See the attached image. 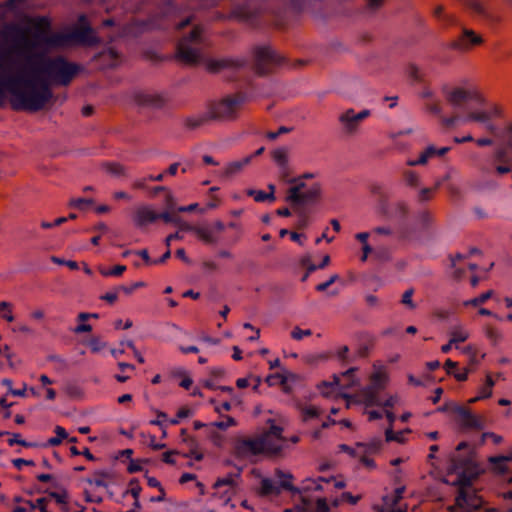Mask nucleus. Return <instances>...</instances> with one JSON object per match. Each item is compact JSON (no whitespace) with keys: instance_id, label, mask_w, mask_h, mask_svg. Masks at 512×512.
<instances>
[{"instance_id":"1","label":"nucleus","mask_w":512,"mask_h":512,"mask_svg":"<svg viewBox=\"0 0 512 512\" xmlns=\"http://www.w3.org/2000/svg\"><path fill=\"white\" fill-rule=\"evenodd\" d=\"M42 74L38 68L9 57L0 58V97L9 94L15 109L35 111L42 108L51 97Z\"/></svg>"},{"instance_id":"2","label":"nucleus","mask_w":512,"mask_h":512,"mask_svg":"<svg viewBox=\"0 0 512 512\" xmlns=\"http://www.w3.org/2000/svg\"><path fill=\"white\" fill-rule=\"evenodd\" d=\"M32 25L38 28V31H24L18 28H6L2 34L7 48L12 53L32 54L51 47L60 46L65 38L62 36L48 37L45 29L48 22L45 19L32 21Z\"/></svg>"},{"instance_id":"3","label":"nucleus","mask_w":512,"mask_h":512,"mask_svg":"<svg viewBox=\"0 0 512 512\" xmlns=\"http://www.w3.org/2000/svg\"><path fill=\"white\" fill-rule=\"evenodd\" d=\"M346 483L343 479L331 478H318L306 479L301 485V490L294 492L295 499H299L301 504H296V509L299 512H333L331 510L330 501L327 497L322 496L320 493H331L335 489H343Z\"/></svg>"},{"instance_id":"4","label":"nucleus","mask_w":512,"mask_h":512,"mask_svg":"<svg viewBox=\"0 0 512 512\" xmlns=\"http://www.w3.org/2000/svg\"><path fill=\"white\" fill-rule=\"evenodd\" d=\"M464 468L452 463L449 467L445 482L457 487L455 504L451 512H478L482 500L471 486V479L464 474Z\"/></svg>"},{"instance_id":"5","label":"nucleus","mask_w":512,"mask_h":512,"mask_svg":"<svg viewBox=\"0 0 512 512\" xmlns=\"http://www.w3.org/2000/svg\"><path fill=\"white\" fill-rule=\"evenodd\" d=\"M447 101L454 106H461L471 102L481 103L483 96L478 88L468 82H462L457 85L447 86L444 88Z\"/></svg>"},{"instance_id":"6","label":"nucleus","mask_w":512,"mask_h":512,"mask_svg":"<svg viewBox=\"0 0 512 512\" xmlns=\"http://www.w3.org/2000/svg\"><path fill=\"white\" fill-rule=\"evenodd\" d=\"M240 101L238 99L227 98L220 102L214 103L209 107L205 114L208 120H227L235 116Z\"/></svg>"},{"instance_id":"7","label":"nucleus","mask_w":512,"mask_h":512,"mask_svg":"<svg viewBox=\"0 0 512 512\" xmlns=\"http://www.w3.org/2000/svg\"><path fill=\"white\" fill-rule=\"evenodd\" d=\"M267 449H275L260 437L243 439L236 443L235 452L240 457H251L262 453H269Z\"/></svg>"},{"instance_id":"8","label":"nucleus","mask_w":512,"mask_h":512,"mask_svg":"<svg viewBox=\"0 0 512 512\" xmlns=\"http://www.w3.org/2000/svg\"><path fill=\"white\" fill-rule=\"evenodd\" d=\"M359 383H360V380L354 379L349 384L341 385L340 377L337 375H333L332 380L323 381L322 383H320L318 385V390H319L320 394L325 397L342 396L347 400L348 394H346V391L358 386Z\"/></svg>"},{"instance_id":"9","label":"nucleus","mask_w":512,"mask_h":512,"mask_svg":"<svg viewBox=\"0 0 512 512\" xmlns=\"http://www.w3.org/2000/svg\"><path fill=\"white\" fill-rule=\"evenodd\" d=\"M502 110L501 108L496 104H489L483 107L482 109H479L477 111H474L470 113L467 118L463 119L464 121H475L478 123H481L484 125V127L490 131L494 132L496 130L495 125L492 124V120L494 118H497L501 115Z\"/></svg>"},{"instance_id":"10","label":"nucleus","mask_w":512,"mask_h":512,"mask_svg":"<svg viewBox=\"0 0 512 512\" xmlns=\"http://www.w3.org/2000/svg\"><path fill=\"white\" fill-rule=\"evenodd\" d=\"M439 411H447L456 415L464 426L478 429L483 427V422L479 416L472 414L468 409L456 403H450L443 408H439Z\"/></svg>"},{"instance_id":"11","label":"nucleus","mask_w":512,"mask_h":512,"mask_svg":"<svg viewBox=\"0 0 512 512\" xmlns=\"http://www.w3.org/2000/svg\"><path fill=\"white\" fill-rule=\"evenodd\" d=\"M380 389L370 385L364 387L357 395L351 396L348 395L347 399V407H350L354 403L362 404L366 408L371 406H380L382 405L381 399L379 396Z\"/></svg>"},{"instance_id":"12","label":"nucleus","mask_w":512,"mask_h":512,"mask_svg":"<svg viewBox=\"0 0 512 512\" xmlns=\"http://www.w3.org/2000/svg\"><path fill=\"white\" fill-rule=\"evenodd\" d=\"M370 116V110L364 109L356 113L353 109H347L339 116V121L343 129L348 133H354L360 122Z\"/></svg>"},{"instance_id":"13","label":"nucleus","mask_w":512,"mask_h":512,"mask_svg":"<svg viewBox=\"0 0 512 512\" xmlns=\"http://www.w3.org/2000/svg\"><path fill=\"white\" fill-rule=\"evenodd\" d=\"M234 495L233 493H219V491L215 490L210 499L209 512H232L234 508L232 497Z\"/></svg>"},{"instance_id":"14","label":"nucleus","mask_w":512,"mask_h":512,"mask_svg":"<svg viewBox=\"0 0 512 512\" xmlns=\"http://www.w3.org/2000/svg\"><path fill=\"white\" fill-rule=\"evenodd\" d=\"M241 475V469H238L235 473L227 474L221 478H219L214 483V490L219 491V493H233L236 494L237 487L239 484Z\"/></svg>"},{"instance_id":"15","label":"nucleus","mask_w":512,"mask_h":512,"mask_svg":"<svg viewBox=\"0 0 512 512\" xmlns=\"http://www.w3.org/2000/svg\"><path fill=\"white\" fill-rule=\"evenodd\" d=\"M261 438L270 446H275V449H267L269 453H277L285 446L282 429L278 426H271V428L265 432Z\"/></svg>"},{"instance_id":"16","label":"nucleus","mask_w":512,"mask_h":512,"mask_svg":"<svg viewBox=\"0 0 512 512\" xmlns=\"http://www.w3.org/2000/svg\"><path fill=\"white\" fill-rule=\"evenodd\" d=\"M296 375L292 372L283 369L280 373L271 374L268 375L265 379L266 383L273 387L280 385L282 386L283 390L288 392L289 391V383L294 382L296 380Z\"/></svg>"},{"instance_id":"17","label":"nucleus","mask_w":512,"mask_h":512,"mask_svg":"<svg viewBox=\"0 0 512 512\" xmlns=\"http://www.w3.org/2000/svg\"><path fill=\"white\" fill-rule=\"evenodd\" d=\"M183 229L195 233V235L205 243H216L218 236L215 234L212 226L193 227L188 224L183 225Z\"/></svg>"},{"instance_id":"18","label":"nucleus","mask_w":512,"mask_h":512,"mask_svg":"<svg viewBox=\"0 0 512 512\" xmlns=\"http://www.w3.org/2000/svg\"><path fill=\"white\" fill-rule=\"evenodd\" d=\"M471 336V331L469 328L461 322L455 323L449 329V339L451 343H454L456 346L460 343L467 341Z\"/></svg>"},{"instance_id":"19","label":"nucleus","mask_w":512,"mask_h":512,"mask_svg":"<svg viewBox=\"0 0 512 512\" xmlns=\"http://www.w3.org/2000/svg\"><path fill=\"white\" fill-rule=\"evenodd\" d=\"M200 33H201V30L199 28H195L189 34V38H184L180 44V54H181L182 58H184L185 60H187L189 62L195 61L197 59V53H196V51L187 47V42H188V40L194 41V40L198 39L200 36Z\"/></svg>"},{"instance_id":"20","label":"nucleus","mask_w":512,"mask_h":512,"mask_svg":"<svg viewBox=\"0 0 512 512\" xmlns=\"http://www.w3.org/2000/svg\"><path fill=\"white\" fill-rule=\"evenodd\" d=\"M452 267L454 269V275L452 276L456 279H460L464 276L463 274L466 268H469L472 271L477 268L475 264L467 262L466 259L461 255H457L456 257L452 258Z\"/></svg>"},{"instance_id":"21","label":"nucleus","mask_w":512,"mask_h":512,"mask_svg":"<svg viewBox=\"0 0 512 512\" xmlns=\"http://www.w3.org/2000/svg\"><path fill=\"white\" fill-rule=\"evenodd\" d=\"M158 218V215L150 207H141L137 210L134 221L137 225H145L153 222Z\"/></svg>"},{"instance_id":"22","label":"nucleus","mask_w":512,"mask_h":512,"mask_svg":"<svg viewBox=\"0 0 512 512\" xmlns=\"http://www.w3.org/2000/svg\"><path fill=\"white\" fill-rule=\"evenodd\" d=\"M388 382V373L382 366H374V371L371 375V385L382 389Z\"/></svg>"},{"instance_id":"23","label":"nucleus","mask_w":512,"mask_h":512,"mask_svg":"<svg viewBox=\"0 0 512 512\" xmlns=\"http://www.w3.org/2000/svg\"><path fill=\"white\" fill-rule=\"evenodd\" d=\"M322 187L319 183H313L309 185L301 196V201L299 203H307L316 201L321 197Z\"/></svg>"},{"instance_id":"24","label":"nucleus","mask_w":512,"mask_h":512,"mask_svg":"<svg viewBox=\"0 0 512 512\" xmlns=\"http://www.w3.org/2000/svg\"><path fill=\"white\" fill-rule=\"evenodd\" d=\"M512 461V454L506 456H494L489 458L493 471L497 474H504L507 471V463Z\"/></svg>"},{"instance_id":"25","label":"nucleus","mask_w":512,"mask_h":512,"mask_svg":"<svg viewBox=\"0 0 512 512\" xmlns=\"http://www.w3.org/2000/svg\"><path fill=\"white\" fill-rule=\"evenodd\" d=\"M308 186L301 179L295 181V185L288 190L287 201L297 203L301 201V196Z\"/></svg>"},{"instance_id":"26","label":"nucleus","mask_w":512,"mask_h":512,"mask_svg":"<svg viewBox=\"0 0 512 512\" xmlns=\"http://www.w3.org/2000/svg\"><path fill=\"white\" fill-rule=\"evenodd\" d=\"M39 381L45 391L46 399L49 401H53L56 399V391L51 387V385L54 383L52 379H50L47 375L41 374L39 376Z\"/></svg>"},{"instance_id":"27","label":"nucleus","mask_w":512,"mask_h":512,"mask_svg":"<svg viewBox=\"0 0 512 512\" xmlns=\"http://www.w3.org/2000/svg\"><path fill=\"white\" fill-rule=\"evenodd\" d=\"M111 476L112 475L109 471H97L88 479V483L97 487L106 486V483L111 479Z\"/></svg>"},{"instance_id":"28","label":"nucleus","mask_w":512,"mask_h":512,"mask_svg":"<svg viewBox=\"0 0 512 512\" xmlns=\"http://www.w3.org/2000/svg\"><path fill=\"white\" fill-rule=\"evenodd\" d=\"M404 492V488L401 487V488H398L396 491H395V495L392 496V497H385L384 498V503H385V508H381V509H377L376 512H405L403 510H390V507L395 504L401 497H402V493Z\"/></svg>"},{"instance_id":"29","label":"nucleus","mask_w":512,"mask_h":512,"mask_svg":"<svg viewBox=\"0 0 512 512\" xmlns=\"http://www.w3.org/2000/svg\"><path fill=\"white\" fill-rule=\"evenodd\" d=\"M339 448L341 451L349 454L350 456L358 458L362 457L363 454H366L367 445H365L364 443H357L355 447H349L345 444H342L339 446Z\"/></svg>"},{"instance_id":"30","label":"nucleus","mask_w":512,"mask_h":512,"mask_svg":"<svg viewBox=\"0 0 512 512\" xmlns=\"http://www.w3.org/2000/svg\"><path fill=\"white\" fill-rule=\"evenodd\" d=\"M361 499V495H352L349 492L342 493L340 498H331L330 499V506L331 510L333 508H336L340 505L341 501L346 500L351 504H356Z\"/></svg>"},{"instance_id":"31","label":"nucleus","mask_w":512,"mask_h":512,"mask_svg":"<svg viewBox=\"0 0 512 512\" xmlns=\"http://www.w3.org/2000/svg\"><path fill=\"white\" fill-rule=\"evenodd\" d=\"M222 392L227 393L230 396V401L234 404V406H241L243 404V398L241 394H238L234 391V389L230 386H219L217 387Z\"/></svg>"},{"instance_id":"32","label":"nucleus","mask_w":512,"mask_h":512,"mask_svg":"<svg viewBox=\"0 0 512 512\" xmlns=\"http://www.w3.org/2000/svg\"><path fill=\"white\" fill-rule=\"evenodd\" d=\"M54 430L56 436L48 439L47 445L49 446H58L64 439L68 438V434L63 427L56 426Z\"/></svg>"},{"instance_id":"33","label":"nucleus","mask_w":512,"mask_h":512,"mask_svg":"<svg viewBox=\"0 0 512 512\" xmlns=\"http://www.w3.org/2000/svg\"><path fill=\"white\" fill-rule=\"evenodd\" d=\"M248 195L252 196L257 202L270 201L273 202L275 200V196L272 193H266L262 190H248Z\"/></svg>"},{"instance_id":"34","label":"nucleus","mask_w":512,"mask_h":512,"mask_svg":"<svg viewBox=\"0 0 512 512\" xmlns=\"http://www.w3.org/2000/svg\"><path fill=\"white\" fill-rule=\"evenodd\" d=\"M494 295V292L493 290H488L486 291L485 293H482L481 295L473 298V299H470V300H467L464 302V305L465 306H473V307H477L479 306L480 304L486 302L488 299H490L492 296Z\"/></svg>"},{"instance_id":"35","label":"nucleus","mask_w":512,"mask_h":512,"mask_svg":"<svg viewBox=\"0 0 512 512\" xmlns=\"http://www.w3.org/2000/svg\"><path fill=\"white\" fill-rule=\"evenodd\" d=\"M320 410L312 405L304 406L301 408V415L304 421H310L320 415Z\"/></svg>"},{"instance_id":"36","label":"nucleus","mask_w":512,"mask_h":512,"mask_svg":"<svg viewBox=\"0 0 512 512\" xmlns=\"http://www.w3.org/2000/svg\"><path fill=\"white\" fill-rule=\"evenodd\" d=\"M273 160L280 166L285 167L288 164V152L284 148L276 149L273 152Z\"/></svg>"},{"instance_id":"37","label":"nucleus","mask_w":512,"mask_h":512,"mask_svg":"<svg viewBox=\"0 0 512 512\" xmlns=\"http://www.w3.org/2000/svg\"><path fill=\"white\" fill-rule=\"evenodd\" d=\"M207 437L215 446L220 447L223 444V436L210 424H208Z\"/></svg>"},{"instance_id":"38","label":"nucleus","mask_w":512,"mask_h":512,"mask_svg":"<svg viewBox=\"0 0 512 512\" xmlns=\"http://www.w3.org/2000/svg\"><path fill=\"white\" fill-rule=\"evenodd\" d=\"M385 437H386V441H388V442L396 441L398 443H403L405 441V431L394 432L392 427L390 426L385 431Z\"/></svg>"},{"instance_id":"39","label":"nucleus","mask_w":512,"mask_h":512,"mask_svg":"<svg viewBox=\"0 0 512 512\" xmlns=\"http://www.w3.org/2000/svg\"><path fill=\"white\" fill-rule=\"evenodd\" d=\"M125 270H126V266H124V265H117L112 269H106L103 267H99V271L104 277H112V276L118 277V276L122 275V273Z\"/></svg>"},{"instance_id":"40","label":"nucleus","mask_w":512,"mask_h":512,"mask_svg":"<svg viewBox=\"0 0 512 512\" xmlns=\"http://www.w3.org/2000/svg\"><path fill=\"white\" fill-rule=\"evenodd\" d=\"M236 420L233 417L227 416L223 421L210 423L211 426L217 429L226 430L229 427L235 426Z\"/></svg>"},{"instance_id":"41","label":"nucleus","mask_w":512,"mask_h":512,"mask_svg":"<svg viewBox=\"0 0 512 512\" xmlns=\"http://www.w3.org/2000/svg\"><path fill=\"white\" fill-rule=\"evenodd\" d=\"M50 497L61 506L63 510H67L68 496L65 492H54L50 494Z\"/></svg>"},{"instance_id":"42","label":"nucleus","mask_w":512,"mask_h":512,"mask_svg":"<svg viewBox=\"0 0 512 512\" xmlns=\"http://www.w3.org/2000/svg\"><path fill=\"white\" fill-rule=\"evenodd\" d=\"M312 331L310 329H301L299 327H294L291 331V337L296 341H301L305 337L311 336Z\"/></svg>"},{"instance_id":"43","label":"nucleus","mask_w":512,"mask_h":512,"mask_svg":"<svg viewBox=\"0 0 512 512\" xmlns=\"http://www.w3.org/2000/svg\"><path fill=\"white\" fill-rule=\"evenodd\" d=\"M140 104L141 105H145V106H159L161 104V101L154 95H151V94H144V95H141V100H140Z\"/></svg>"},{"instance_id":"44","label":"nucleus","mask_w":512,"mask_h":512,"mask_svg":"<svg viewBox=\"0 0 512 512\" xmlns=\"http://www.w3.org/2000/svg\"><path fill=\"white\" fill-rule=\"evenodd\" d=\"M251 159H252V156H248V157L243 158L242 160L233 162L229 165L228 169L231 173L237 172V171L241 170L244 166L248 165L250 163Z\"/></svg>"},{"instance_id":"45","label":"nucleus","mask_w":512,"mask_h":512,"mask_svg":"<svg viewBox=\"0 0 512 512\" xmlns=\"http://www.w3.org/2000/svg\"><path fill=\"white\" fill-rule=\"evenodd\" d=\"M355 371L356 369L355 368H351L343 373H341L340 375H338L340 377V380H341V385L343 384H349L351 383L354 379H358L356 376H355Z\"/></svg>"},{"instance_id":"46","label":"nucleus","mask_w":512,"mask_h":512,"mask_svg":"<svg viewBox=\"0 0 512 512\" xmlns=\"http://www.w3.org/2000/svg\"><path fill=\"white\" fill-rule=\"evenodd\" d=\"M26 505L31 509H38L40 512H48L45 506V499L39 498L35 502L27 501Z\"/></svg>"},{"instance_id":"47","label":"nucleus","mask_w":512,"mask_h":512,"mask_svg":"<svg viewBox=\"0 0 512 512\" xmlns=\"http://www.w3.org/2000/svg\"><path fill=\"white\" fill-rule=\"evenodd\" d=\"M143 437L145 438L146 443L153 448L154 450H160L165 447V444L158 443L156 441V437L151 434H143Z\"/></svg>"},{"instance_id":"48","label":"nucleus","mask_w":512,"mask_h":512,"mask_svg":"<svg viewBox=\"0 0 512 512\" xmlns=\"http://www.w3.org/2000/svg\"><path fill=\"white\" fill-rule=\"evenodd\" d=\"M435 153V147L429 146L427 149L420 154L419 158L417 159L419 165H424L427 163L428 159L432 157Z\"/></svg>"},{"instance_id":"49","label":"nucleus","mask_w":512,"mask_h":512,"mask_svg":"<svg viewBox=\"0 0 512 512\" xmlns=\"http://www.w3.org/2000/svg\"><path fill=\"white\" fill-rule=\"evenodd\" d=\"M209 402L214 405V410L219 414L222 413L223 410L230 411L234 406V404L229 401H225L222 404H217L214 399H210Z\"/></svg>"},{"instance_id":"50","label":"nucleus","mask_w":512,"mask_h":512,"mask_svg":"<svg viewBox=\"0 0 512 512\" xmlns=\"http://www.w3.org/2000/svg\"><path fill=\"white\" fill-rule=\"evenodd\" d=\"M368 237L369 234L367 232L358 233L356 235V238L363 244V252H366V254H371L372 248L367 242Z\"/></svg>"},{"instance_id":"51","label":"nucleus","mask_w":512,"mask_h":512,"mask_svg":"<svg viewBox=\"0 0 512 512\" xmlns=\"http://www.w3.org/2000/svg\"><path fill=\"white\" fill-rule=\"evenodd\" d=\"M412 296H413V290L412 289L406 290L404 292V294L402 295V303L410 309H415L416 305L412 300Z\"/></svg>"},{"instance_id":"52","label":"nucleus","mask_w":512,"mask_h":512,"mask_svg":"<svg viewBox=\"0 0 512 512\" xmlns=\"http://www.w3.org/2000/svg\"><path fill=\"white\" fill-rule=\"evenodd\" d=\"M88 345H89L91 351L94 353L100 352L106 346V344L98 338L91 339L89 341Z\"/></svg>"},{"instance_id":"53","label":"nucleus","mask_w":512,"mask_h":512,"mask_svg":"<svg viewBox=\"0 0 512 512\" xmlns=\"http://www.w3.org/2000/svg\"><path fill=\"white\" fill-rule=\"evenodd\" d=\"M486 439L492 440V442L496 445L502 443L503 438L502 436L495 434L493 432H485L482 434V442H484Z\"/></svg>"},{"instance_id":"54","label":"nucleus","mask_w":512,"mask_h":512,"mask_svg":"<svg viewBox=\"0 0 512 512\" xmlns=\"http://www.w3.org/2000/svg\"><path fill=\"white\" fill-rule=\"evenodd\" d=\"M338 279V275L337 274H333L330 276V278L324 282V283H321V284H318L316 286V289L317 291H325L331 284H333L336 280Z\"/></svg>"},{"instance_id":"55","label":"nucleus","mask_w":512,"mask_h":512,"mask_svg":"<svg viewBox=\"0 0 512 512\" xmlns=\"http://www.w3.org/2000/svg\"><path fill=\"white\" fill-rule=\"evenodd\" d=\"M118 290L117 288L113 291H109L105 293L103 296H101V299L109 302L110 304H113L118 299Z\"/></svg>"},{"instance_id":"56","label":"nucleus","mask_w":512,"mask_h":512,"mask_svg":"<svg viewBox=\"0 0 512 512\" xmlns=\"http://www.w3.org/2000/svg\"><path fill=\"white\" fill-rule=\"evenodd\" d=\"M128 493L133 496V498H139L141 493V487L137 482H131Z\"/></svg>"},{"instance_id":"57","label":"nucleus","mask_w":512,"mask_h":512,"mask_svg":"<svg viewBox=\"0 0 512 512\" xmlns=\"http://www.w3.org/2000/svg\"><path fill=\"white\" fill-rule=\"evenodd\" d=\"M399 401V398L398 396L396 395H390L388 396L386 399L384 400H381V403L383 407H393L394 405H396Z\"/></svg>"},{"instance_id":"58","label":"nucleus","mask_w":512,"mask_h":512,"mask_svg":"<svg viewBox=\"0 0 512 512\" xmlns=\"http://www.w3.org/2000/svg\"><path fill=\"white\" fill-rule=\"evenodd\" d=\"M491 389L490 388H487L486 386L483 387L479 393L478 396H476L475 398H472L470 399V403H474L475 401L477 400H480V399H484V398H488L489 396H491Z\"/></svg>"},{"instance_id":"59","label":"nucleus","mask_w":512,"mask_h":512,"mask_svg":"<svg viewBox=\"0 0 512 512\" xmlns=\"http://www.w3.org/2000/svg\"><path fill=\"white\" fill-rule=\"evenodd\" d=\"M168 420V417L165 413L163 412H157V418L154 419V420H151L150 421V424L152 425H157V426H162L164 422H167Z\"/></svg>"},{"instance_id":"60","label":"nucleus","mask_w":512,"mask_h":512,"mask_svg":"<svg viewBox=\"0 0 512 512\" xmlns=\"http://www.w3.org/2000/svg\"><path fill=\"white\" fill-rule=\"evenodd\" d=\"M107 168H108V171L113 175H121L124 173V168L121 165L116 164V163L109 164L107 166Z\"/></svg>"},{"instance_id":"61","label":"nucleus","mask_w":512,"mask_h":512,"mask_svg":"<svg viewBox=\"0 0 512 512\" xmlns=\"http://www.w3.org/2000/svg\"><path fill=\"white\" fill-rule=\"evenodd\" d=\"M250 384H251L250 374H248L246 377L238 378L236 380V386L239 389H244V388L248 387Z\"/></svg>"},{"instance_id":"62","label":"nucleus","mask_w":512,"mask_h":512,"mask_svg":"<svg viewBox=\"0 0 512 512\" xmlns=\"http://www.w3.org/2000/svg\"><path fill=\"white\" fill-rule=\"evenodd\" d=\"M364 444L367 445L366 454H372V453L376 452L380 447L379 440H374V441H371L369 443H364Z\"/></svg>"},{"instance_id":"63","label":"nucleus","mask_w":512,"mask_h":512,"mask_svg":"<svg viewBox=\"0 0 512 512\" xmlns=\"http://www.w3.org/2000/svg\"><path fill=\"white\" fill-rule=\"evenodd\" d=\"M92 203L91 200L78 198L71 201V205L77 208H84L85 205H90Z\"/></svg>"},{"instance_id":"64","label":"nucleus","mask_w":512,"mask_h":512,"mask_svg":"<svg viewBox=\"0 0 512 512\" xmlns=\"http://www.w3.org/2000/svg\"><path fill=\"white\" fill-rule=\"evenodd\" d=\"M92 327L90 324H86L85 321L81 322L75 329V333H88L91 332Z\"/></svg>"}]
</instances>
